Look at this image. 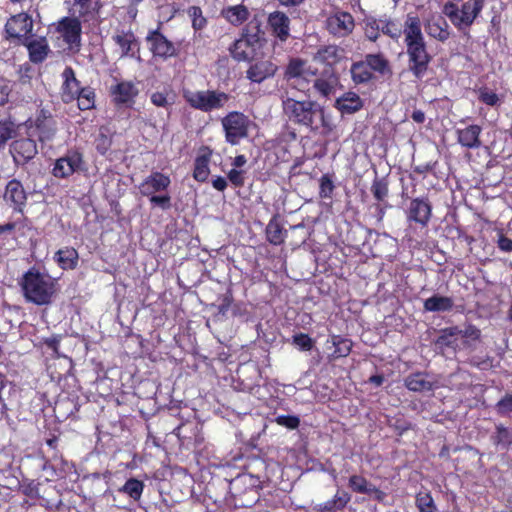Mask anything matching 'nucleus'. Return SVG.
<instances>
[{
  "instance_id": "nucleus-18",
  "label": "nucleus",
  "mask_w": 512,
  "mask_h": 512,
  "mask_svg": "<svg viewBox=\"0 0 512 512\" xmlns=\"http://www.w3.org/2000/svg\"><path fill=\"white\" fill-rule=\"evenodd\" d=\"M45 275V273H41L39 269L35 267H31L23 274L19 284L23 296L28 302H36V296H38L42 288Z\"/></svg>"
},
{
  "instance_id": "nucleus-48",
  "label": "nucleus",
  "mask_w": 512,
  "mask_h": 512,
  "mask_svg": "<svg viewBox=\"0 0 512 512\" xmlns=\"http://www.w3.org/2000/svg\"><path fill=\"white\" fill-rule=\"evenodd\" d=\"M371 192L373 197L379 202H385L389 195V183L385 177H375L371 184Z\"/></svg>"
},
{
  "instance_id": "nucleus-5",
  "label": "nucleus",
  "mask_w": 512,
  "mask_h": 512,
  "mask_svg": "<svg viewBox=\"0 0 512 512\" xmlns=\"http://www.w3.org/2000/svg\"><path fill=\"white\" fill-rule=\"evenodd\" d=\"M480 338V330L475 326L466 325L443 329L436 340L441 347L462 349L471 347Z\"/></svg>"
},
{
  "instance_id": "nucleus-59",
  "label": "nucleus",
  "mask_w": 512,
  "mask_h": 512,
  "mask_svg": "<svg viewBox=\"0 0 512 512\" xmlns=\"http://www.w3.org/2000/svg\"><path fill=\"white\" fill-rule=\"evenodd\" d=\"M478 99L480 102L492 107L498 105L500 102L498 95L487 87L479 89Z\"/></svg>"
},
{
  "instance_id": "nucleus-32",
  "label": "nucleus",
  "mask_w": 512,
  "mask_h": 512,
  "mask_svg": "<svg viewBox=\"0 0 512 512\" xmlns=\"http://www.w3.org/2000/svg\"><path fill=\"white\" fill-rule=\"evenodd\" d=\"M54 261L62 270H73L78 266L79 254L74 247H63L55 252Z\"/></svg>"
},
{
  "instance_id": "nucleus-63",
  "label": "nucleus",
  "mask_w": 512,
  "mask_h": 512,
  "mask_svg": "<svg viewBox=\"0 0 512 512\" xmlns=\"http://www.w3.org/2000/svg\"><path fill=\"white\" fill-rule=\"evenodd\" d=\"M278 425L288 429H296L300 424V419L294 415H280L275 419Z\"/></svg>"
},
{
  "instance_id": "nucleus-22",
  "label": "nucleus",
  "mask_w": 512,
  "mask_h": 512,
  "mask_svg": "<svg viewBox=\"0 0 512 512\" xmlns=\"http://www.w3.org/2000/svg\"><path fill=\"white\" fill-rule=\"evenodd\" d=\"M33 28L32 18L27 13H19L8 19L5 24L6 38L20 39L31 33Z\"/></svg>"
},
{
  "instance_id": "nucleus-15",
  "label": "nucleus",
  "mask_w": 512,
  "mask_h": 512,
  "mask_svg": "<svg viewBox=\"0 0 512 512\" xmlns=\"http://www.w3.org/2000/svg\"><path fill=\"white\" fill-rule=\"evenodd\" d=\"M405 213L408 222L424 228L432 218V204L427 196L412 198Z\"/></svg>"
},
{
  "instance_id": "nucleus-35",
  "label": "nucleus",
  "mask_w": 512,
  "mask_h": 512,
  "mask_svg": "<svg viewBox=\"0 0 512 512\" xmlns=\"http://www.w3.org/2000/svg\"><path fill=\"white\" fill-rule=\"evenodd\" d=\"M351 495L346 491H337L333 499L315 506L317 512H337L343 510L350 502Z\"/></svg>"
},
{
  "instance_id": "nucleus-20",
  "label": "nucleus",
  "mask_w": 512,
  "mask_h": 512,
  "mask_svg": "<svg viewBox=\"0 0 512 512\" xmlns=\"http://www.w3.org/2000/svg\"><path fill=\"white\" fill-rule=\"evenodd\" d=\"M170 184L171 179L168 175L154 171L140 183L138 189L142 196L150 197L157 193L166 192Z\"/></svg>"
},
{
  "instance_id": "nucleus-23",
  "label": "nucleus",
  "mask_w": 512,
  "mask_h": 512,
  "mask_svg": "<svg viewBox=\"0 0 512 512\" xmlns=\"http://www.w3.org/2000/svg\"><path fill=\"white\" fill-rule=\"evenodd\" d=\"M278 70V66L269 59H258L252 62L246 71V78L254 83H262L272 78Z\"/></svg>"
},
{
  "instance_id": "nucleus-38",
  "label": "nucleus",
  "mask_w": 512,
  "mask_h": 512,
  "mask_svg": "<svg viewBox=\"0 0 512 512\" xmlns=\"http://www.w3.org/2000/svg\"><path fill=\"white\" fill-rule=\"evenodd\" d=\"M223 18L234 26L242 25L249 18V10L242 4L228 6L221 11Z\"/></svg>"
},
{
  "instance_id": "nucleus-24",
  "label": "nucleus",
  "mask_w": 512,
  "mask_h": 512,
  "mask_svg": "<svg viewBox=\"0 0 512 512\" xmlns=\"http://www.w3.org/2000/svg\"><path fill=\"white\" fill-rule=\"evenodd\" d=\"M62 85L60 90L61 99L68 104L77 98L80 90V81L76 78L75 71L71 66H66L62 72Z\"/></svg>"
},
{
  "instance_id": "nucleus-14",
  "label": "nucleus",
  "mask_w": 512,
  "mask_h": 512,
  "mask_svg": "<svg viewBox=\"0 0 512 512\" xmlns=\"http://www.w3.org/2000/svg\"><path fill=\"white\" fill-rule=\"evenodd\" d=\"M27 199L28 193L20 180L13 178L7 182L3 200L14 213L24 214Z\"/></svg>"
},
{
  "instance_id": "nucleus-45",
  "label": "nucleus",
  "mask_w": 512,
  "mask_h": 512,
  "mask_svg": "<svg viewBox=\"0 0 512 512\" xmlns=\"http://www.w3.org/2000/svg\"><path fill=\"white\" fill-rule=\"evenodd\" d=\"M379 19L380 33L390 37L393 40H398L403 33L400 26L387 15H384Z\"/></svg>"
},
{
  "instance_id": "nucleus-10",
  "label": "nucleus",
  "mask_w": 512,
  "mask_h": 512,
  "mask_svg": "<svg viewBox=\"0 0 512 512\" xmlns=\"http://www.w3.org/2000/svg\"><path fill=\"white\" fill-rule=\"evenodd\" d=\"M111 39L118 47L121 58L139 56L140 43L131 26L119 25L114 29Z\"/></svg>"
},
{
  "instance_id": "nucleus-53",
  "label": "nucleus",
  "mask_w": 512,
  "mask_h": 512,
  "mask_svg": "<svg viewBox=\"0 0 512 512\" xmlns=\"http://www.w3.org/2000/svg\"><path fill=\"white\" fill-rule=\"evenodd\" d=\"M332 344L335 347L334 357H346L351 352L352 342L349 339L332 335Z\"/></svg>"
},
{
  "instance_id": "nucleus-3",
  "label": "nucleus",
  "mask_w": 512,
  "mask_h": 512,
  "mask_svg": "<svg viewBox=\"0 0 512 512\" xmlns=\"http://www.w3.org/2000/svg\"><path fill=\"white\" fill-rule=\"evenodd\" d=\"M485 0H468L458 6L454 2L444 4L442 12L452 25L463 35H469V29L481 14Z\"/></svg>"
},
{
  "instance_id": "nucleus-39",
  "label": "nucleus",
  "mask_w": 512,
  "mask_h": 512,
  "mask_svg": "<svg viewBox=\"0 0 512 512\" xmlns=\"http://www.w3.org/2000/svg\"><path fill=\"white\" fill-rule=\"evenodd\" d=\"M286 236L287 230L280 224L277 216H273L266 226L267 241L272 245L279 246L285 242Z\"/></svg>"
},
{
  "instance_id": "nucleus-46",
  "label": "nucleus",
  "mask_w": 512,
  "mask_h": 512,
  "mask_svg": "<svg viewBox=\"0 0 512 512\" xmlns=\"http://www.w3.org/2000/svg\"><path fill=\"white\" fill-rule=\"evenodd\" d=\"M151 103L159 108H170L175 102V95L172 90L155 91L150 96Z\"/></svg>"
},
{
  "instance_id": "nucleus-60",
  "label": "nucleus",
  "mask_w": 512,
  "mask_h": 512,
  "mask_svg": "<svg viewBox=\"0 0 512 512\" xmlns=\"http://www.w3.org/2000/svg\"><path fill=\"white\" fill-rule=\"evenodd\" d=\"M293 345L297 346L300 350L309 351L313 348L314 341L305 333H294L292 336Z\"/></svg>"
},
{
  "instance_id": "nucleus-8",
  "label": "nucleus",
  "mask_w": 512,
  "mask_h": 512,
  "mask_svg": "<svg viewBox=\"0 0 512 512\" xmlns=\"http://www.w3.org/2000/svg\"><path fill=\"white\" fill-rule=\"evenodd\" d=\"M27 133L30 137H37L41 143L51 141L57 132V125L52 114L44 109L37 112L34 119L26 121Z\"/></svg>"
},
{
  "instance_id": "nucleus-56",
  "label": "nucleus",
  "mask_w": 512,
  "mask_h": 512,
  "mask_svg": "<svg viewBox=\"0 0 512 512\" xmlns=\"http://www.w3.org/2000/svg\"><path fill=\"white\" fill-rule=\"evenodd\" d=\"M13 86L14 82L0 72V107L5 106L9 102Z\"/></svg>"
},
{
  "instance_id": "nucleus-49",
  "label": "nucleus",
  "mask_w": 512,
  "mask_h": 512,
  "mask_svg": "<svg viewBox=\"0 0 512 512\" xmlns=\"http://www.w3.org/2000/svg\"><path fill=\"white\" fill-rule=\"evenodd\" d=\"M144 489V483L136 478H130L119 489V492L127 494L133 500H139Z\"/></svg>"
},
{
  "instance_id": "nucleus-31",
  "label": "nucleus",
  "mask_w": 512,
  "mask_h": 512,
  "mask_svg": "<svg viewBox=\"0 0 512 512\" xmlns=\"http://www.w3.org/2000/svg\"><path fill=\"white\" fill-rule=\"evenodd\" d=\"M100 7L99 0H72L70 12L87 22L98 14Z\"/></svg>"
},
{
  "instance_id": "nucleus-27",
  "label": "nucleus",
  "mask_w": 512,
  "mask_h": 512,
  "mask_svg": "<svg viewBox=\"0 0 512 512\" xmlns=\"http://www.w3.org/2000/svg\"><path fill=\"white\" fill-rule=\"evenodd\" d=\"M338 84L339 77L336 73L324 71L320 77L314 80L313 88L319 97L329 99L335 94Z\"/></svg>"
},
{
  "instance_id": "nucleus-47",
  "label": "nucleus",
  "mask_w": 512,
  "mask_h": 512,
  "mask_svg": "<svg viewBox=\"0 0 512 512\" xmlns=\"http://www.w3.org/2000/svg\"><path fill=\"white\" fill-rule=\"evenodd\" d=\"M18 126L10 119L0 121V151H2L7 142L13 139L17 133Z\"/></svg>"
},
{
  "instance_id": "nucleus-43",
  "label": "nucleus",
  "mask_w": 512,
  "mask_h": 512,
  "mask_svg": "<svg viewBox=\"0 0 512 512\" xmlns=\"http://www.w3.org/2000/svg\"><path fill=\"white\" fill-rule=\"evenodd\" d=\"M78 108L82 111L91 110L95 108L96 93L95 89L91 86L81 87L77 93Z\"/></svg>"
},
{
  "instance_id": "nucleus-41",
  "label": "nucleus",
  "mask_w": 512,
  "mask_h": 512,
  "mask_svg": "<svg viewBox=\"0 0 512 512\" xmlns=\"http://www.w3.org/2000/svg\"><path fill=\"white\" fill-rule=\"evenodd\" d=\"M364 61L371 72H376L380 75L391 73L390 62L382 53L367 54Z\"/></svg>"
},
{
  "instance_id": "nucleus-9",
  "label": "nucleus",
  "mask_w": 512,
  "mask_h": 512,
  "mask_svg": "<svg viewBox=\"0 0 512 512\" xmlns=\"http://www.w3.org/2000/svg\"><path fill=\"white\" fill-rule=\"evenodd\" d=\"M145 41L154 58L167 60L179 55V49L162 33L161 24L156 29L148 31Z\"/></svg>"
},
{
  "instance_id": "nucleus-6",
  "label": "nucleus",
  "mask_w": 512,
  "mask_h": 512,
  "mask_svg": "<svg viewBox=\"0 0 512 512\" xmlns=\"http://www.w3.org/2000/svg\"><path fill=\"white\" fill-rule=\"evenodd\" d=\"M252 124V120L243 112H228L221 119L225 142L231 146L239 145L243 139L249 136Z\"/></svg>"
},
{
  "instance_id": "nucleus-62",
  "label": "nucleus",
  "mask_w": 512,
  "mask_h": 512,
  "mask_svg": "<svg viewBox=\"0 0 512 512\" xmlns=\"http://www.w3.org/2000/svg\"><path fill=\"white\" fill-rule=\"evenodd\" d=\"M149 202L152 206H157L163 210H167L171 207V197L168 193L154 194L149 197Z\"/></svg>"
},
{
  "instance_id": "nucleus-61",
  "label": "nucleus",
  "mask_w": 512,
  "mask_h": 512,
  "mask_svg": "<svg viewBox=\"0 0 512 512\" xmlns=\"http://www.w3.org/2000/svg\"><path fill=\"white\" fill-rule=\"evenodd\" d=\"M227 179L233 187L241 188L245 185L246 171L232 168L227 173Z\"/></svg>"
},
{
  "instance_id": "nucleus-30",
  "label": "nucleus",
  "mask_w": 512,
  "mask_h": 512,
  "mask_svg": "<svg viewBox=\"0 0 512 512\" xmlns=\"http://www.w3.org/2000/svg\"><path fill=\"white\" fill-rule=\"evenodd\" d=\"M405 387L413 392H430L436 387V382L422 372L412 373L404 379Z\"/></svg>"
},
{
  "instance_id": "nucleus-33",
  "label": "nucleus",
  "mask_w": 512,
  "mask_h": 512,
  "mask_svg": "<svg viewBox=\"0 0 512 512\" xmlns=\"http://www.w3.org/2000/svg\"><path fill=\"white\" fill-rule=\"evenodd\" d=\"M454 307L453 298L441 294H433L423 303V308L427 312H450Z\"/></svg>"
},
{
  "instance_id": "nucleus-34",
  "label": "nucleus",
  "mask_w": 512,
  "mask_h": 512,
  "mask_svg": "<svg viewBox=\"0 0 512 512\" xmlns=\"http://www.w3.org/2000/svg\"><path fill=\"white\" fill-rule=\"evenodd\" d=\"M335 107L342 114H353L363 107V101L355 92H347L337 98Z\"/></svg>"
},
{
  "instance_id": "nucleus-55",
  "label": "nucleus",
  "mask_w": 512,
  "mask_h": 512,
  "mask_svg": "<svg viewBox=\"0 0 512 512\" xmlns=\"http://www.w3.org/2000/svg\"><path fill=\"white\" fill-rule=\"evenodd\" d=\"M349 487L352 491L362 494H370L372 484L367 481L366 478L360 475H352L349 478Z\"/></svg>"
},
{
  "instance_id": "nucleus-21",
  "label": "nucleus",
  "mask_w": 512,
  "mask_h": 512,
  "mask_svg": "<svg viewBox=\"0 0 512 512\" xmlns=\"http://www.w3.org/2000/svg\"><path fill=\"white\" fill-rule=\"evenodd\" d=\"M290 24V18L282 11L277 10L268 15L267 26L270 33L281 43L290 38Z\"/></svg>"
},
{
  "instance_id": "nucleus-44",
  "label": "nucleus",
  "mask_w": 512,
  "mask_h": 512,
  "mask_svg": "<svg viewBox=\"0 0 512 512\" xmlns=\"http://www.w3.org/2000/svg\"><path fill=\"white\" fill-rule=\"evenodd\" d=\"M350 71L352 80L356 84H365L373 79V73L370 71L364 60L353 63Z\"/></svg>"
},
{
  "instance_id": "nucleus-1",
  "label": "nucleus",
  "mask_w": 512,
  "mask_h": 512,
  "mask_svg": "<svg viewBox=\"0 0 512 512\" xmlns=\"http://www.w3.org/2000/svg\"><path fill=\"white\" fill-rule=\"evenodd\" d=\"M282 107L289 123L314 135L328 137L335 129L332 116L316 101L288 97L283 100Z\"/></svg>"
},
{
  "instance_id": "nucleus-25",
  "label": "nucleus",
  "mask_w": 512,
  "mask_h": 512,
  "mask_svg": "<svg viewBox=\"0 0 512 512\" xmlns=\"http://www.w3.org/2000/svg\"><path fill=\"white\" fill-rule=\"evenodd\" d=\"M424 29L430 38L441 43H445L452 33L448 22L440 15L427 19L424 23Z\"/></svg>"
},
{
  "instance_id": "nucleus-52",
  "label": "nucleus",
  "mask_w": 512,
  "mask_h": 512,
  "mask_svg": "<svg viewBox=\"0 0 512 512\" xmlns=\"http://www.w3.org/2000/svg\"><path fill=\"white\" fill-rule=\"evenodd\" d=\"M364 34L371 42H376L380 37L379 19L373 16L364 19Z\"/></svg>"
},
{
  "instance_id": "nucleus-16",
  "label": "nucleus",
  "mask_w": 512,
  "mask_h": 512,
  "mask_svg": "<svg viewBox=\"0 0 512 512\" xmlns=\"http://www.w3.org/2000/svg\"><path fill=\"white\" fill-rule=\"evenodd\" d=\"M81 21L82 18L73 15L71 17L65 16L57 22L56 31L71 48L80 46L82 35Z\"/></svg>"
},
{
  "instance_id": "nucleus-28",
  "label": "nucleus",
  "mask_w": 512,
  "mask_h": 512,
  "mask_svg": "<svg viewBox=\"0 0 512 512\" xmlns=\"http://www.w3.org/2000/svg\"><path fill=\"white\" fill-rule=\"evenodd\" d=\"M481 133L482 127L477 124L459 128L456 130L457 142L467 149H479L482 146Z\"/></svg>"
},
{
  "instance_id": "nucleus-11",
  "label": "nucleus",
  "mask_w": 512,
  "mask_h": 512,
  "mask_svg": "<svg viewBox=\"0 0 512 512\" xmlns=\"http://www.w3.org/2000/svg\"><path fill=\"white\" fill-rule=\"evenodd\" d=\"M9 153L16 166H25L38 154V146L33 137H20L14 139L9 146Z\"/></svg>"
},
{
  "instance_id": "nucleus-51",
  "label": "nucleus",
  "mask_w": 512,
  "mask_h": 512,
  "mask_svg": "<svg viewBox=\"0 0 512 512\" xmlns=\"http://www.w3.org/2000/svg\"><path fill=\"white\" fill-rule=\"evenodd\" d=\"M112 142V136L108 134V130L101 127L94 141L97 152L101 155H106L112 146Z\"/></svg>"
},
{
  "instance_id": "nucleus-36",
  "label": "nucleus",
  "mask_w": 512,
  "mask_h": 512,
  "mask_svg": "<svg viewBox=\"0 0 512 512\" xmlns=\"http://www.w3.org/2000/svg\"><path fill=\"white\" fill-rule=\"evenodd\" d=\"M59 290L58 287V280L56 278L51 277L50 275L46 274L45 279L42 284V288L36 296V302H33V304L36 305H48L52 302L53 298L56 296L57 292Z\"/></svg>"
},
{
  "instance_id": "nucleus-13",
  "label": "nucleus",
  "mask_w": 512,
  "mask_h": 512,
  "mask_svg": "<svg viewBox=\"0 0 512 512\" xmlns=\"http://www.w3.org/2000/svg\"><path fill=\"white\" fill-rule=\"evenodd\" d=\"M83 155L77 150H69L67 153L58 158L52 169V174L56 178L65 179L76 172L83 170Z\"/></svg>"
},
{
  "instance_id": "nucleus-29",
  "label": "nucleus",
  "mask_w": 512,
  "mask_h": 512,
  "mask_svg": "<svg viewBox=\"0 0 512 512\" xmlns=\"http://www.w3.org/2000/svg\"><path fill=\"white\" fill-rule=\"evenodd\" d=\"M255 41H257L256 35L243 34L229 47L230 55L239 62L249 60L253 50L252 45Z\"/></svg>"
},
{
  "instance_id": "nucleus-42",
  "label": "nucleus",
  "mask_w": 512,
  "mask_h": 512,
  "mask_svg": "<svg viewBox=\"0 0 512 512\" xmlns=\"http://www.w3.org/2000/svg\"><path fill=\"white\" fill-rule=\"evenodd\" d=\"M492 442L501 449H507L512 445V428L503 424L495 425V432L491 435Z\"/></svg>"
},
{
  "instance_id": "nucleus-26",
  "label": "nucleus",
  "mask_w": 512,
  "mask_h": 512,
  "mask_svg": "<svg viewBox=\"0 0 512 512\" xmlns=\"http://www.w3.org/2000/svg\"><path fill=\"white\" fill-rule=\"evenodd\" d=\"M213 154V150L209 146H201L198 150V154L194 160V169H193V178L200 183H204L207 181L210 168L209 163L211 161V157Z\"/></svg>"
},
{
  "instance_id": "nucleus-40",
  "label": "nucleus",
  "mask_w": 512,
  "mask_h": 512,
  "mask_svg": "<svg viewBox=\"0 0 512 512\" xmlns=\"http://www.w3.org/2000/svg\"><path fill=\"white\" fill-rule=\"evenodd\" d=\"M343 50L337 45H326L318 49L315 59L326 65H335L342 59Z\"/></svg>"
},
{
  "instance_id": "nucleus-54",
  "label": "nucleus",
  "mask_w": 512,
  "mask_h": 512,
  "mask_svg": "<svg viewBox=\"0 0 512 512\" xmlns=\"http://www.w3.org/2000/svg\"><path fill=\"white\" fill-rule=\"evenodd\" d=\"M194 30L199 31L206 27L207 19L203 16L202 9L199 6H191L187 10Z\"/></svg>"
},
{
  "instance_id": "nucleus-64",
  "label": "nucleus",
  "mask_w": 512,
  "mask_h": 512,
  "mask_svg": "<svg viewBox=\"0 0 512 512\" xmlns=\"http://www.w3.org/2000/svg\"><path fill=\"white\" fill-rule=\"evenodd\" d=\"M498 248L504 252H512V239L500 234L497 241Z\"/></svg>"
},
{
  "instance_id": "nucleus-50",
  "label": "nucleus",
  "mask_w": 512,
  "mask_h": 512,
  "mask_svg": "<svg viewBox=\"0 0 512 512\" xmlns=\"http://www.w3.org/2000/svg\"><path fill=\"white\" fill-rule=\"evenodd\" d=\"M333 174H323L319 179V197L321 199H331L336 188L333 180Z\"/></svg>"
},
{
  "instance_id": "nucleus-4",
  "label": "nucleus",
  "mask_w": 512,
  "mask_h": 512,
  "mask_svg": "<svg viewBox=\"0 0 512 512\" xmlns=\"http://www.w3.org/2000/svg\"><path fill=\"white\" fill-rule=\"evenodd\" d=\"M183 98L193 109L209 113L224 108L230 100V95L220 90H183Z\"/></svg>"
},
{
  "instance_id": "nucleus-37",
  "label": "nucleus",
  "mask_w": 512,
  "mask_h": 512,
  "mask_svg": "<svg viewBox=\"0 0 512 512\" xmlns=\"http://www.w3.org/2000/svg\"><path fill=\"white\" fill-rule=\"evenodd\" d=\"M25 45L29 52L30 61L35 64L42 63L50 52L49 45L44 37L29 41Z\"/></svg>"
},
{
  "instance_id": "nucleus-12",
  "label": "nucleus",
  "mask_w": 512,
  "mask_h": 512,
  "mask_svg": "<svg viewBox=\"0 0 512 512\" xmlns=\"http://www.w3.org/2000/svg\"><path fill=\"white\" fill-rule=\"evenodd\" d=\"M355 28V20L351 13L337 10L325 20V29L336 38L349 36Z\"/></svg>"
},
{
  "instance_id": "nucleus-19",
  "label": "nucleus",
  "mask_w": 512,
  "mask_h": 512,
  "mask_svg": "<svg viewBox=\"0 0 512 512\" xmlns=\"http://www.w3.org/2000/svg\"><path fill=\"white\" fill-rule=\"evenodd\" d=\"M139 91L131 81H121L110 87L112 102L116 107H132Z\"/></svg>"
},
{
  "instance_id": "nucleus-58",
  "label": "nucleus",
  "mask_w": 512,
  "mask_h": 512,
  "mask_svg": "<svg viewBox=\"0 0 512 512\" xmlns=\"http://www.w3.org/2000/svg\"><path fill=\"white\" fill-rule=\"evenodd\" d=\"M416 506L420 512H435L436 506L429 493H419L416 497Z\"/></svg>"
},
{
  "instance_id": "nucleus-2",
  "label": "nucleus",
  "mask_w": 512,
  "mask_h": 512,
  "mask_svg": "<svg viewBox=\"0 0 512 512\" xmlns=\"http://www.w3.org/2000/svg\"><path fill=\"white\" fill-rule=\"evenodd\" d=\"M403 35L408 58V70L417 80H422L428 73L433 56L428 52L418 16H407Z\"/></svg>"
},
{
  "instance_id": "nucleus-7",
  "label": "nucleus",
  "mask_w": 512,
  "mask_h": 512,
  "mask_svg": "<svg viewBox=\"0 0 512 512\" xmlns=\"http://www.w3.org/2000/svg\"><path fill=\"white\" fill-rule=\"evenodd\" d=\"M205 304L215 316L224 318L240 317L243 313V304L234 301L231 288H227L224 293L217 294L215 299L208 294L206 290L202 291Z\"/></svg>"
},
{
  "instance_id": "nucleus-57",
  "label": "nucleus",
  "mask_w": 512,
  "mask_h": 512,
  "mask_svg": "<svg viewBox=\"0 0 512 512\" xmlns=\"http://www.w3.org/2000/svg\"><path fill=\"white\" fill-rule=\"evenodd\" d=\"M497 414L503 417L512 415V393L505 394L495 405Z\"/></svg>"
},
{
  "instance_id": "nucleus-17",
  "label": "nucleus",
  "mask_w": 512,
  "mask_h": 512,
  "mask_svg": "<svg viewBox=\"0 0 512 512\" xmlns=\"http://www.w3.org/2000/svg\"><path fill=\"white\" fill-rule=\"evenodd\" d=\"M316 75L317 69L308 65L307 60L299 57L290 58L284 71V79L287 81L296 80L299 82L302 80L310 83Z\"/></svg>"
}]
</instances>
